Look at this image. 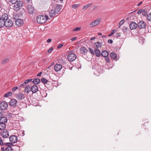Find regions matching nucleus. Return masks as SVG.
Returning a JSON list of instances; mask_svg holds the SVG:
<instances>
[{
  "instance_id": "f257e3e1",
  "label": "nucleus",
  "mask_w": 151,
  "mask_h": 151,
  "mask_svg": "<svg viewBox=\"0 0 151 151\" xmlns=\"http://www.w3.org/2000/svg\"><path fill=\"white\" fill-rule=\"evenodd\" d=\"M62 7V6L60 4H57L56 8L52 9L49 12V15L50 17H52L56 14H58Z\"/></svg>"
},
{
  "instance_id": "f03ea898",
  "label": "nucleus",
  "mask_w": 151,
  "mask_h": 151,
  "mask_svg": "<svg viewBox=\"0 0 151 151\" xmlns=\"http://www.w3.org/2000/svg\"><path fill=\"white\" fill-rule=\"evenodd\" d=\"M48 18V17L47 16L40 15L37 17V22L40 24H43L46 22Z\"/></svg>"
},
{
  "instance_id": "7ed1b4c3",
  "label": "nucleus",
  "mask_w": 151,
  "mask_h": 151,
  "mask_svg": "<svg viewBox=\"0 0 151 151\" xmlns=\"http://www.w3.org/2000/svg\"><path fill=\"white\" fill-rule=\"evenodd\" d=\"M8 18V15L6 14L0 16V27H2L5 25V21Z\"/></svg>"
},
{
  "instance_id": "20e7f679",
  "label": "nucleus",
  "mask_w": 151,
  "mask_h": 151,
  "mask_svg": "<svg viewBox=\"0 0 151 151\" xmlns=\"http://www.w3.org/2000/svg\"><path fill=\"white\" fill-rule=\"evenodd\" d=\"M17 3L14 4L13 6V9L14 10L17 11L20 9V7L22 6L23 2L20 1H17Z\"/></svg>"
},
{
  "instance_id": "39448f33",
  "label": "nucleus",
  "mask_w": 151,
  "mask_h": 151,
  "mask_svg": "<svg viewBox=\"0 0 151 151\" xmlns=\"http://www.w3.org/2000/svg\"><path fill=\"white\" fill-rule=\"evenodd\" d=\"M76 58V56L74 53H69L68 56V60L70 62L73 61Z\"/></svg>"
},
{
  "instance_id": "423d86ee",
  "label": "nucleus",
  "mask_w": 151,
  "mask_h": 151,
  "mask_svg": "<svg viewBox=\"0 0 151 151\" xmlns=\"http://www.w3.org/2000/svg\"><path fill=\"white\" fill-rule=\"evenodd\" d=\"M8 106V104L5 101L2 102L0 104V109L1 110H6Z\"/></svg>"
},
{
  "instance_id": "0eeeda50",
  "label": "nucleus",
  "mask_w": 151,
  "mask_h": 151,
  "mask_svg": "<svg viewBox=\"0 0 151 151\" xmlns=\"http://www.w3.org/2000/svg\"><path fill=\"white\" fill-rule=\"evenodd\" d=\"M137 26L139 28L143 29L145 28L146 27L145 23L143 21H140L138 23Z\"/></svg>"
},
{
  "instance_id": "6e6552de",
  "label": "nucleus",
  "mask_w": 151,
  "mask_h": 151,
  "mask_svg": "<svg viewBox=\"0 0 151 151\" xmlns=\"http://www.w3.org/2000/svg\"><path fill=\"white\" fill-rule=\"evenodd\" d=\"M5 22V25H4V26L6 27H10L13 24V22L10 19H8V18L6 19V20Z\"/></svg>"
},
{
  "instance_id": "1a4fd4ad",
  "label": "nucleus",
  "mask_w": 151,
  "mask_h": 151,
  "mask_svg": "<svg viewBox=\"0 0 151 151\" xmlns=\"http://www.w3.org/2000/svg\"><path fill=\"white\" fill-rule=\"evenodd\" d=\"M27 9L28 12L30 14H33L34 12V8L31 4H29L27 6Z\"/></svg>"
},
{
  "instance_id": "9d476101",
  "label": "nucleus",
  "mask_w": 151,
  "mask_h": 151,
  "mask_svg": "<svg viewBox=\"0 0 151 151\" xmlns=\"http://www.w3.org/2000/svg\"><path fill=\"white\" fill-rule=\"evenodd\" d=\"M10 141L13 143H15L17 141V137L15 135H11L9 138Z\"/></svg>"
},
{
  "instance_id": "9b49d317",
  "label": "nucleus",
  "mask_w": 151,
  "mask_h": 151,
  "mask_svg": "<svg viewBox=\"0 0 151 151\" xmlns=\"http://www.w3.org/2000/svg\"><path fill=\"white\" fill-rule=\"evenodd\" d=\"M62 68V66L60 64H56L54 67V69L56 72H58Z\"/></svg>"
},
{
  "instance_id": "f8f14e48",
  "label": "nucleus",
  "mask_w": 151,
  "mask_h": 151,
  "mask_svg": "<svg viewBox=\"0 0 151 151\" xmlns=\"http://www.w3.org/2000/svg\"><path fill=\"white\" fill-rule=\"evenodd\" d=\"M101 20L100 19H97L93 22H91L90 24V26L91 27H94L97 24H99Z\"/></svg>"
},
{
  "instance_id": "ddd939ff",
  "label": "nucleus",
  "mask_w": 151,
  "mask_h": 151,
  "mask_svg": "<svg viewBox=\"0 0 151 151\" xmlns=\"http://www.w3.org/2000/svg\"><path fill=\"white\" fill-rule=\"evenodd\" d=\"M16 97L18 100H21L24 99L25 98V96L24 94L19 93L16 96Z\"/></svg>"
},
{
  "instance_id": "4468645a",
  "label": "nucleus",
  "mask_w": 151,
  "mask_h": 151,
  "mask_svg": "<svg viewBox=\"0 0 151 151\" xmlns=\"http://www.w3.org/2000/svg\"><path fill=\"white\" fill-rule=\"evenodd\" d=\"M1 135L4 138H6L9 136V134L8 131L5 130L2 132H1Z\"/></svg>"
},
{
  "instance_id": "2eb2a0df",
  "label": "nucleus",
  "mask_w": 151,
  "mask_h": 151,
  "mask_svg": "<svg viewBox=\"0 0 151 151\" xmlns=\"http://www.w3.org/2000/svg\"><path fill=\"white\" fill-rule=\"evenodd\" d=\"M137 27V24L134 22H131L129 24V27L131 30L136 29Z\"/></svg>"
},
{
  "instance_id": "dca6fc26",
  "label": "nucleus",
  "mask_w": 151,
  "mask_h": 151,
  "mask_svg": "<svg viewBox=\"0 0 151 151\" xmlns=\"http://www.w3.org/2000/svg\"><path fill=\"white\" fill-rule=\"evenodd\" d=\"M15 23L16 25L20 26L23 24L24 21L21 19H18L15 21Z\"/></svg>"
},
{
  "instance_id": "f3484780",
  "label": "nucleus",
  "mask_w": 151,
  "mask_h": 151,
  "mask_svg": "<svg viewBox=\"0 0 151 151\" xmlns=\"http://www.w3.org/2000/svg\"><path fill=\"white\" fill-rule=\"evenodd\" d=\"M81 52L82 54L85 55L88 52V50L84 47H82L80 48Z\"/></svg>"
},
{
  "instance_id": "a211bd4d",
  "label": "nucleus",
  "mask_w": 151,
  "mask_h": 151,
  "mask_svg": "<svg viewBox=\"0 0 151 151\" xmlns=\"http://www.w3.org/2000/svg\"><path fill=\"white\" fill-rule=\"evenodd\" d=\"M38 89V87L36 85H34L32 87V91L33 93L37 92Z\"/></svg>"
},
{
  "instance_id": "6ab92c4d",
  "label": "nucleus",
  "mask_w": 151,
  "mask_h": 151,
  "mask_svg": "<svg viewBox=\"0 0 151 151\" xmlns=\"http://www.w3.org/2000/svg\"><path fill=\"white\" fill-rule=\"evenodd\" d=\"M17 101L15 99H12L10 102V105L12 106H15L17 103Z\"/></svg>"
},
{
  "instance_id": "aec40b11",
  "label": "nucleus",
  "mask_w": 151,
  "mask_h": 151,
  "mask_svg": "<svg viewBox=\"0 0 151 151\" xmlns=\"http://www.w3.org/2000/svg\"><path fill=\"white\" fill-rule=\"evenodd\" d=\"M7 121V118L5 116H3L0 118V123H6Z\"/></svg>"
},
{
  "instance_id": "412c9836",
  "label": "nucleus",
  "mask_w": 151,
  "mask_h": 151,
  "mask_svg": "<svg viewBox=\"0 0 151 151\" xmlns=\"http://www.w3.org/2000/svg\"><path fill=\"white\" fill-rule=\"evenodd\" d=\"M102 42H97L95 43L94 45L96 48H99L102 46Z\"/></svg>"
},
{
  "instance_id": "4be33fe9",
  "label": "nucleus",
  "mask_w": 151,
  "mask_h": 151,
  "mask_svg": "<svg viewBox=\"0 0 151 151\" xmlns=\"http://www.w3.org/2000/svg\"><path fill=\"white\" fill-rule=\"evenodd\" d=\"M109 53L106 50H104L102 51L101 53L102 56L104 57L108 56Z\"/></svg>"
},
{
  "instance_id": "5701e85b",
  "label": "nucleus",
  "mask_w": 151,
  "mask_h": 151,
  "mask_svg": "<svg viewBox=\"0 0 151 151\" xmlns=\"http://www.w3.org/2000/svg\"><path fill=\"white\" fill-rule=\"evenodd\" d=\"M111 57L112 59L115 60L116 59L117 55L114 52H112L110 54Z\"/></svg>"
},
{
  "instance_id": "b1692460",
  "label": "nucleus",
  "mask_w": 151,
  "mask_h": 151,
  "mask_svg": "<svg viewBox=\"0 0 151 151\" xmlns=\"http://www.w3.org/2000/svg\"><path fill=\"white\" fill-rule=\"evenodd\" d=\"M31 91H32V87L31 88L30 86H27L25 88L24 91L25 92L29 93Z\"/></svg>"
},
{
  "instance_id": "393cba45",
  "label": "nucleus",
  "mask_w": 151,
  "mask_h": 151,
  "mask_svg": "<svg viewBox=\"0 0 151 151\" xmlns=\"http://www.w3.org/2000/svg\"><path fill=\"white\" fill-rule=\"evenodd\" d=\"M40 80L37 78H35L33 80L32 82L34 83L36 85L39 84L40 82Z\"/></svg>"
},
{
  "instance_id": "a878e982",
  "label": "nucleus",
  "mask_w": 151,
  "mask_h": 151,
  "mask_svg": "<svg viewBox=\"0 0 151 151\" xmlns=\"http://www.w3.org/2000/svg\"><path fill=\"white\" fill-rule=\"evenodd\" d=\"M95 52L96 55L98 57H100L101 55L100 51L97 49H95L94 50Z\"/></svg>"
},
{
  "instance_id": "bb28decb",
  "label": "nucleus",
  "mask_w": 151,
  "mask_h": 151,
  "mask_svg": "<svg viewBox=\"0 0 151 151\" xmlns=\"http://www.w3.org/2000/svg\"><path fill=\"white\" fill-rule=\"evenodd\" d=\"M9 61V59L8 58H5L1 62V63L2 64H5Z\"/></svg>"
},
{
  "instance_id": "cd10ccee",
  "label": "nucleus",
  "mask_w": 151,
  "mask_h": 151,
  "mask_svg": "<svg viewBox=\"0 0 151 151\" xmlns=\"http://www.w3.org/2000/svg\"><path fill=\"white\" fill-rule=\"evenodd\" d=\"M41 82L45 84L46 83L48 82V81L44 78H42L41 79Z\"/></svg>"
},
{
  "instance_id": "c85d7f7f",
  "label": "nucleus",
  "mask_w": 151,
  "mask_h": 151,
  "mask_svg": "<svg viewBox=\"0 0 151 151\" xmlns=\"http://www.w3.org/2000/svg\"><path fill=\"white\" fill-rule=\"evenodd\" d=\"M12 93L11 92H9L7 93H6L4 96L5 97H7L9 96H11L12 95Z\"/></svg>"
},
{
  "instance_id": "c756f323",
  "label": "nucleus",
  "mask_w": 151,
  "mask_h": 151,
  "mask_svg": "<svg viewBox=\"0 0 151 151\" xmlns=\"http://www.w3.org/2000/svg\"><path fill=\"white\" fill-rule=\"evenodd\" d=\"M92 5V4L91 3L90 4L86 5L83 7V9H87L88 7H89V6H91Z\"/></svg>"
},
{
  "instance_id": "7c9ffc66",
  "label": "nucleus",
  "mask_w": 151,
  "mask_h": 151,
  "mask_svg": "<svg viewBox=\"0 0 151 151\" xmlns=\"http://www.w3.org/2000/svg\"><path fill=\"white\" fill-rule=\"evenodd\" d=\"M147 18L148 20L151 21V13H150L147 15Z\"/></svg>"
},
{
  "instance_id": "2f4dec72",
  "label": "nucleus",
  "mask_w": 151,
  "mask_h": 151,
  "mask_svg": "<svg viewBox=\"0 0 151 151\" xmlns=\"http://www.w3.org/2000/svg\"><path fill=\"white\" fill-rule=\"evenodd\" d=\"M139 42L140 44H143L144 42V40H143V38L142 37H140L139 40Z\"/></svg>"
},
{
  "instance_id": "473e14b6",
  "label": "nucleus",
  "mask_w": 151,
  "mask_h": 151,
  "mask_svg": "<svg viewBox=\"0 0 151 151\" xmlns=\"http://www.w3.org/2000/svg\"><path fill=\"white\" fill-rule=\"evenodd\" d=\"M6 151H12V149L10 147H8L5 149Z\"/></svg>"
},
{
  "instance_id": "72a5a7b5",
  "label": "nucleus",
  "mask_w": 151,
  "mask_h": 151,
  "mask_svg": "<svg viewBox=\"0 0 151 151\" xmlns=\"http://www.w3.org/2000/svg\"><path fill=\"white\" fill-rule=\"evenodd\" d=\"M124 19H122V20L120 21V22H119V27H120L121 25L123 24L124 23Z\"/></svg>"
},
{
  "instance_id": "f704fd0d",
  "label": "nucleus",
  "mask_w": 151,
  "mask_h": 151,
  "mask_svg": "<svg viewBox=\"0 0 151 151\" xmlns=\"http://www.w3.org/2000/svg\"><path fill=\"white\" fill-rule=\"evenodd\" d=\"M105 60L106 62L107 63H109L110 61V60L109 59V58L108 56L105 57Z\"/></svg>"
},
{
  "instance_id": "c9c22d12",
  "label": "nucleus",
  "mask_w": 151,
  "mask_h": 151,
  "mask_svg": "<svg viewBox=\"0 0 151 151\" xmlns=\"http://www.w3.org/2000/svg\"><path fill=\"white\" fill-rule=\"evenodd\" d=\"M79 5H80L79 4H75L74 5H73L72 6V7L73 8L75 9H76L77 7H78L79 6Z\"/></svg>"
},
{
  "instance_id": "e433bc0d",
  "label": "nucleus",
  "mask_w": 151,
  "mask_h": 151,
  "mask_svg": "<svg viewBox=\"0 0 151 151\" xmlns=\"http://www.w3.org/2000/svg\"><path fill=\"white\" fill-rule=\"evenodd\" d=\"M11 3L13 4H15L17 1V0H9Z\"/></svg>"
},
{
  "instance_id": "4c0bfd02",
  "label": "nucleus",
  "mask_w": 151,
  "mask_h": 151,
  "mask_svg": "<svg viewBox=\"0 0 151 151\" xmlns=\"http://www.w3.org/2000/svg\"><path fill=\"white\" fill-rule=\"evenodd\" d=\"M32 79H27L24 81V83H25L27 84L29 82H30L32 81Z\"/></svg>"
},
{
  "instance_id": "58836bf2",
  "label": "nucleus",
  "mask_w": 151,
  "mask_h": 151,
  "mask_svg": "<svg viewBox=\"0 0 151 151\" xmlns=\"http://www.w3.org/2000/svg\"><path fill=\"white\" fill-rule=\"evenodd\" d=\"M12 145H13L12 144V143H10V142L6 143L5 144V145L6 146H8L9 147H10L11 146H12Z\"/></svg>"
},
{
  "instance_id": "ea45409f",
  "label": "nucleus",
  "mask_w": 151,
  "mask_h": 151,
  "mask_svg": "<svg viewBox=\"0 0 151 151\" xmlns=\"http://www.w3.org/2000/svg\"><path fill=\"white\" fill-rule=\"evenodd\" d=\"M88 50L92 54L94 55V54L93 50L91 48H89Z\"/></svg>"
},
{
  "instance_id": "a19ab883",
  "label": "nucleus",
  "mask_w": 151,
  "mask_h": 151,
  "mask_svg": "<svg viewBox=\"0 0 151 151\" xmlns=\"http://www.w3.org/2000/svg\"><path fill=\"white\" fill-rule=\"evenodd\" d=\"M81 29L80 27H76L73 30V31H77L80 30Z\"/></svg>"
},
{
  "instance_id": "79ce46f5",
  "label": "nucleus",
  "mask_w": 151,
  "mask_h": 151,
  "mask_svg": "<svg viewBox=\"0 0 151 151\" xmlns=\"http://www.w3.org/2000/svg\"><path fill=\"white\" fill-rule=\"evenodd\" d=\"M127 29L128 28L127 27H123L122 28V30L124 32H127Z\"/></svg>"
},
{
  "instance_id": "37998d69",
  "label": "nucleus",
  "mask_w": 151,
  "mask_h": 151,
  "mask_svg": "<svg viewBox=\"0 0 151 151\" xmlns=\"http://www.w3.org/2000/svg\"><path fill=\"white\" fill-rule=\"evenodd\" d=\"M115 31V29L111 31V33L109 35V36H111L113 34H114V33Z\"/></svg>"
},
{
  "instance_id": "c03bdc74",
  "label": "nucleus",
  "mask_w": 151,
  "mask_h": 151,
  "mask_svg": "<svg viewBox=\"0 0 151 151\" xmlns=\"http://www.w3.org/2000/svg\"><path fill=\"white\" fill-rule=\"evenodd\" d=\"M4 141V140H2V139H1V138H0V145L1 146H2L3 145V141Z\"/></svg>"
},
{
  "instance_id": "a18cd8bd",
  "label": "nucleus",
  "mask_w": 151,
  "mask_h": 151,
  "mask_svg": "<svg viewBox=\"0 0 151 151\" xmlns=\"http://www.w3.org/2000/svg\"><path fill=\"white\" fill-rule=\"evenodd\" d=\"M18 89V88L17 86H15L14 88H13L12 89V91H15L17 89Z\"/></svg>"
},
{
  "instance_id": "49530a36",
  "label": "nucleus",
  "mask_w": 151,
  "mask_h": 151,
  "mask_svg": "<svg viewBox=\"0 0 151 151\" xmlns=\"http://www.w3.org/2000/svg\"><path fill=\"white\" fill-rule=\"evenodd\" d=\"M143 10V9H141L139 10V11H137V13L138 14H141L142 13Z\"/></svg>"
},
{
  "instance_id": "de8ad7c7",
  "label": "nucleus",
  "mask_w": 151,
  "mask_h": 151,
  "mask_svg": "<svg viewBox=\"0 0 151 151\" xmlns=\"http://www.w3.org/2000/svg\"><path fill=\"white\" fill-rule=\"evenodd\" d=\"M53 48L52 47H51L48 50V52L49 53H50V52H51L52 51V50H53Z\"/></svg>"
},
{
  "instance_id": "09e8293b",
  "label": "nucleus",
  "mask_w": 151,
  "mask_h": 151,
  "mask_svg": "<svg viewBox=\"0 0 151 151\" xmlns=\"http://www.w3.org/2000/svg\"><path fill=\"white\" fill-rule=\"evenodd\" d=\"M3 116V114L2 113V111H0V118L4 116Z\"/></svg>"
},
{
  "instance_id": "8fccbe9b",
  "label": "nucleus",
  "mask_w": 151,
  "mask_h": 151,
  "mask_svg": "<svg viewBox=\"0 0 151 151\" xmlns=\"http://www.w3.org/2000/svg\"><path fill=\"white\" fill-rule=\"evenodd\" d=\"M108 42L109 43H110V44H112L113 43V41L112 40L109 39L108 40Z\"/></svg>"
},
{
  "instance_id": "3c124183",
  "label": "nucleus",
  "mask_w": 151,
  "mask_h": 151,
  "mask_svg": "<svg viewBox=\"0 0 151 151\" xmlns=\"http://www.w3.org/2000/svg\"><path fill=\"white\" fill-rule=\"evenodd\" d=\"M25 83H24L21 84L20 86L21 87H24L25 86Z\"/></svg>"
},
{
  "instance_id": "603ef678",
  "label": "nucleus",
  "mask_w": 151,
  "mask_h": 151,
  "mask_svg": "<svg viewBox=\"0 0 151 151\" xmlns=\"http://www.w3.org/2000/svg\"><path fill=\"white\" fill-rule=\"evenodd\" d=\"M63 46V44H61L59 45L58 46V49L60 48L61 47H62Z\"/></svg>"
},
{
  "instance_id": "864d4df0",
  "label": "nucleus",
  "mask_w": 151,
  "mask_h": 151,
  "mask_svg": "<svg viewBox=\"0 0 151 151\" xmlns=\"http://www.w3.org/2000/svg\"><path fill=\"white\" fill-rule=\"evenodd\" d=\"M52 40L51 39H48L47 41V42L50 43L51 41Z\"/></svg>"
},
{
  "instance_id": "5fc2aeb1",
  "label": "nucleus",
  "mask_w": 151,
  "mask_h": 151,
  "mask_svg": "<svg viewBox=\"0 0 151 151\" xmlns=\"http://www.w3.org/2000/svg\"><path fill=\"white\" fill-rule=\"evenodd\" d=\"M76 37H73L71 39V40L72 41H74L76 40Z\"/></svg>"
},
{
  "instance_id": "6e6d98bb",
  "label": "nucleus",
  "mask_w": 151,
  "mask_h": 151,
  "mask_svg": "<svg viewBox=\"0 0 151 151\" xmlns=\"http://www.w3.org/2000/svg\"><path fill=\"white\" fill-rule=\"evenodd\" d=\"M42 73V72H40L39 73L37 74V76H40Z\"/></svg>"
},
{
  "instance_id": "4d7b16f0",
  "label": "nucleus",
  "mask_w": 151,
  "mask_h": 151,
  "mask_svg": "<svg viewBox=\"0 0 151 151\" xmlns=\"http://www.w3.org/2000/svg\"><path fill=\"white\" fill-rule=\"evenodd\" d=\"M95 39V37H91L90 39V40H94V39Z\"/></svg>"
},
{
  "instance_id": "13d9d810",
  "label": "nucleus",
  "mask_w": 151,
  "mask_h": 151,
  "mask_svg": "<svg viewBox=\"0 0 151 151\" xmlns=\"http://www.w3.org/2000/svg\"><path fill=\"white\" fill-rule=\"evenodd\" d=\"M1 149L2 151H5V150H4V147H2L1 148Z\"/></svg>"
},
{
  "instance_id": "bf43d9fd",
  "label": "nucleus",
  "mask_w": 151,
  "mask_h": 151,
  "mask_svg": "<svg viewBox=\"0 0 151 151\" xmlns=\"http://www.w3.org/2000/svg\"><path fill=\"white\" fill-rule=\"evenodd\" d=\"M101 37L102 38H105V37H106V35H103Z\"/></svg>"
},
{
  "instance_id": "052dcab7",
  "label": "nucleus",
  "mask_w": 151,
  "mask_h": 151,
  "mask_svg": "<svg viewBox=\"0 0 151 151\" xmlns=\"http://www.w3.org/2000/svg\"><path fill=\"white\" fill-rule=\"evenodd\" d=\"M142 2H141L140 3H139L138 5H137V6H139L141 4H142Z\"/></svg>"
},
{
  "instance_id": "680f3d73",
  "label": "nucleus",
  "mask_w": 151,
  "mask_h": 151,
  "mask_svg": "<svg viewBox=\"0 0 151 151\" xmlns=\"http://www.w3.org/2000/svg\"><path fill=\"white\" fill-rule=\"evenodd\" d=\"M98 35H102V33H98Z\"/></svg>"
},
{
  "instance_id": "e2e57ef3",
  "label": "nucleus",
  "mask_w": 151,
  "mask_h": 151,
  "mask_svg": "<svg viewBox=\"0 0 151 151\" xmlns=\"http://www.w3.org/2000/svg\"><path fill=\"white\" fill-rule=\"evenodd\" d=\"M116 37H118V34H117L116 35Z\"/></svg>"
},
{
  "instance_id": "0e129e2a",
  "label": "nucleus",
  "mask_w": 151,
  "mask_h": 151,
  "mask_svg": "<svg viewBox=\"0 0 151 151\" xmlns=\"http://www.w3.org/2000/svg\"><path fill=\"white\" fill-rule=\"evenodd\" d=\"M27 2H29L30 1V0H27Z\"/></svg>"
},
{
  "instance_id": "69168bd1",
  "label": "nucleus",
  "mask_w": 151,
  "mask_h": 151,
  "mask_svg": "<svg viewBox=\"0 0 151 151\" xmlns=\"http://www.w3.org/2000/svg\"><path fill=\"white\" fill-rule=\"evenodd\" d=\"M0 28H1V27H0Z\"/></svg>"
}]
</instances>
